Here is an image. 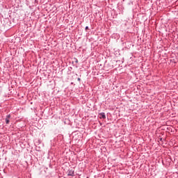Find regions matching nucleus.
<instances>
[{"mask_svg": "<svg viewBox=\"0 0 178 178\" xmlns=\"http://www.w3.org/2000/svg\"><path fill=\"white\" fill-rule=\"evenodd\" d=\"M9 119H10V114L9 115H7L6 117V124H9Z\"/></svg>", "mask_w": 178, "mask_h": 178, "instance_id": "f257e3e1", "label": "nucleus"}, {"mask_svg": "<svg viewBox=\"0 0 178 178\" xmlns=\"http://www.w3.org/2000/svg\"><path fill=\"white\" fill-rule=\"evenodd\" d=\"M100 119H106V115L105 113H99Z\"/></svg>", "mask_w": 178, "mask_h": 178, "instance_id": "f03ea898", "label": "nucleus"}, {"mask_svg": "<svg viewBox=\"0 0 178 178\" xmlns=\"http://www.w3.org/2000/svg\"><path fill=\"white\" fill-rule=\"evenodd\" d=\"M67 176H74V170H68Z\"/></svg>", "mask_w": 178, "mask_h": 178, "instance_id": "7ed1b4c3", "label": "nucleus"}, {"mask_svg": "<svg viewBox=\"0 0 178 178\" xmlns=\"http://www.w3.org/2000/svg\"><path fill=\"white\" fill-rule=\"evenodd\" d=\"M75 63H79V60H77L76 58H75Z\"/></svg>", "mask_w": 178, "mask_h": 178, "instance_id": "20e7f679", "label": "nucleus"}, {"mask_svg": "<svg viewBox=\"0 0 178 178\" xmlns=\"http://www.w3.org/2000/svg\"><path fill=\"white\" fill-rule=\"evenodd\" d=\"M85 30H88V26H86Z\"/></svg>", "mask_w": 178, "mask_h": 178, "instance_id": "39448f33", "label": "nucleus"}, {"mask_svg": "<svg viewBox=\"0 0 178 178\" xmlns=\"http://www.w3.org/2000/svg\"><path fill=\"white\" fill-rule=\"evenodd\" d=\"M78 81H80L81 79L80 78L77 79Z\"/></svg>", "mask_w": 178, "mask_h": 178, "instance_id": "423d86ee", "label": "nucleus"}, {"mask_svg": "<svg viewBox=\"0 0 178 178\" xmlns=\"http://www.w3.org/2000/svg\"><path fill=\"white\" fill-rule=\"evenodd\" d=\"M160 141H162V138H160Z\"/></svg>", "mask_w": 178, "mask_h": 178, "instance_id": "0eeeda50", "label": "nucleus"}]
</instances>
